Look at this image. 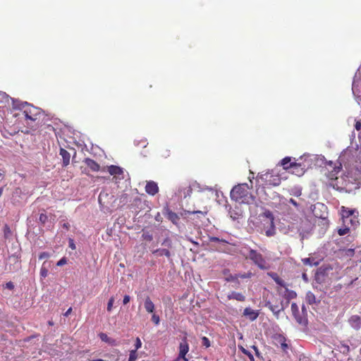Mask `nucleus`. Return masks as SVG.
<instances>
[{
    "mask_svg": "<svg viewBox=\"0 0 361 361\" xmlns=\"http://www.w3.org/2000/svg\"><path fill=\"white\" fill-rule=\"evenodd\" d=\"M13 108L20 110L22 112V115L24 116L27 124H29V121L32 122L37 121L42 113L39 108L26 102L18 100H13Z\"/></svg>",
    "mask_w": 361,
    "mask_h": 361,
    "instance_id": "1",
    "label": "nucleus"
},
{
    "mask_svg": "<svg viewBox=\"0 0 361 361\" xmlns=\"http://www.w3.org/2000/svg\"><path fill=\"white\" fill-rule=\"evenodd\" d=\"M231 198L235 202L250 204L253 202L255 197L250 192L247 183L238 184L233 188L231 191Z\"/></svg>",
    "mask_w": 361,
    "mask_h": 361,
    "instance_id": "2",
    "label": "nucleus"
},
{
    "mask_svg": "<svg viewBox=\"0 0 361 361\" xmlns=\"http://www.w3.org/2000/svg\"><path fill=\"white\" fill-rule=\"evenodd\" d=\"M340 214L341 216L342 224L353 226V228H355L359 225V212L356 209H351L345 206L340 208Z\"/></svg>",
    "mask_w": 361,
    "mask_h": 361,
    "instance_id": "3",
    "label": "nucleus"
},
{
    "mask_svg": "<svg viewBox=\"0 0 361 361\" xmlns=\"http://www.w3.org/2000/svg\"><path fill=\"white\" fill-rule=\"evenodd\" d=\"M263 188H271L279 186L281 183V178L279 173L274 170L269 171L259 177Z\"/></svg>",
    "mask_w": 361,
    "mask_h": 361,
    "instance_id": "4",
    "label": "nucleus"
},
{
    "mask_svg": "<svg viewBox=\"0 0 361 361\" xmlns=\"http://www.w3.org/2000/svg\"><path fill=\"white\" fill-rule=\"evenodd\" d=\"M245 258L250 259L260 269H267L268 268L266 259L260 252L255 250L249 249V255Z\"/></svg>",
    "mask_w": 361,
    "mask_h": 361,
    "instance_id": "5",
    "label": "nucleus"
},
{
    "mask_svg": "<svg viewBox=\"0 0 361 361\" xmlns=\"http://www.w3.org/2000/svg\"><path fill=\"white\" fill-rule=\"evenodd\" d=\"M341 169V164L337 166L336 164H334L333 161H329L325 164L324 173L329 180H336L337 179V176Z\"/></svg>",
    "mask_w": 361,
    "mask_h": 361,
    "instance_id": "6",
    "label": "nucleus"
},
{
    "mask_svg": "<svg viewBox=\"0 0 361 361\" xmlns=\"http://www.w3.org/2000/svg\"><path fill=\"white\" fill-rule=\"evenodd\" d=\"M291 312L292 314L295 319L296 322L302 326H306L307 324V318L304 313L302 314L299 311V307L298 305L295 302L291 304Z\"/></svg>",
    "mask_w": 361,
    "mask_h": 361,
    "instance_id": "7",
    "label": "nucleus"
},
{
    "mask_svg": "<svg viewBox=\"0 0 361 361\" xmlns=\"http://www.w3.org/2000/svg\"><path fill=\"white\" fill-rule=\"evenodd\" d=\"M189 344L187 341V338L184 337L183 338L181 342L179 343L178 346V356L177 357V360L182 359L184 361H189L188 358L186 357V354L189 351Z\"/></svg>",
    "mask_w": 361,
    "mask_h": 361,
    "instance_id": "8",
    "label": "nucleus"
},
{
    "mask_svg": "<svg viewBox=\"0 0 361 361\" xmlns=\"http://www.w3.org/2000/svg\"><path fill=\"white\" fill-rule=\"evenodd\" d=\"M290 166L291 173L299 177L302 176L306 171L305 166H303L301 163L293 162L290 163Z\"/></svg>",
    "mask_w": 361,
    "mask_h": 361,
    "instance_id": "9",
    "label": "nucleus"
},
{
    "mask_svg": "<svg viewBox=\"0 0 361 361\" xmlns=\"http://www.w3.org/2000/svg\"><path fill=\"white\" fill-rule=\"evenodd\" d=\"M192 188L190 183H185L181 185L178 190V193L180 197L186 198L190 197L192 194Z\"/></svg>",
    "mask_w": 361,
    "mask_h": 361,
    "instance_id": "10",
    "label": "nucleus"
},
{
    "mask_svg": "<svg viewBox=\"0 0 361 361\" xmlns=\"http://www.w3.org/2000/svg\"><path fill=\"white\" fill-rule=\"evenodd\" d=\"M145 192L152 196L157 194L159 192V187L157 183L153 180L147 181L145 185Z\"/></svg>",
    "mask_w": 361,
    "mask_h": 361,
    "instance_id": "11",
    "label": "nucleus"
},
{
    "mask_svg": "<svg viewBox=\"0 0 361 361\" xmlns=\"http://www.w3.org/2000/svg\"><path fill=\"white\" fill-rule=\"evenodd\" d=\"M348 322L355 330L357 331L361 328V317L359 315H352Z\"/></svg>",
    "mask_w": 361,
    "mask_h": 361,
    "instance_id": "12",
    "label": "nucleus"
},
{
    "mask_svg": "<svg viewBox=\"0 0 361 361\" xmlns=\"http://www.w3.org/2000/svg\"><path fill=\"white\" fill-rule=\"evenodd\" d=\"M83 162L93 172H97L100 169L99 164L90 158H85Z\"/></svg>",
    "mask_w": 361,
    "mask_h": 361,
    "instance_id": "13",
    "label": "nucleus"
},
{
    "mask_svg": "<svg viewBox=\"0 0 361 361\" xmlns=\"http://www.w3.org/2000/svg\"><path fill=\"white\" fill-rule=\"evenodd\" d=\"M268 217H271L269 226L265 230V234L268 237L273 236L276 234V228L274 223V218L272 214L269 212L267 215Z\"/></svg>",
    "mask_w": 361,
    "mask_h": 361,
    "instance_id": "14",
    "label": "nucleus"
},
{
    "mask_svg": "<svg viewBox=\"0 0 361 361\" xmlns=\"http://www.w3.org/2000/svg\"><path fill=\"white\" fill-rule=\"evenodd\" d=\"M317 209L320 210L321 212H322L323 210H324V212H326V210L327 209V207L322 203H317L313 206V209H312V212L316 217L321 218V219H325L326 217L324 214H318L317 213Z\"/></svg>",
    "mask_w": 361,
    "mask_h": 361,
    "instance_id": "15",
    "label": "nucleus"
},
{
    "mask_svg": "<svg viewBox=\"0 0 361 361\" xmlns=\"http://www.w3.org/2000/svg\"><path fill=\"white\" fill-rule=\"evenodd\" d=\"M243 315L250 321H255L258 317L259 313L250 307H246L243 311Z\"/></svg>",
    "mask_w": 361,
    "mask_h": 361,
    "instance_id": "16",
    "label": "nucleus"
},
{
    "mask_svg": "<svg viewBox=\"0 0 361 361\" xmlns=\"http://www.w3.org/2000/svg\"><path fill=\"white\" fill-rule=\"evenodd\" d=\"M59 154L62 157L63 163L62 165L63 167H66L70 164L71 154L70 153L65 149L61 148Z\"/></svg>",
    "mask_w": 361,
    "mask_h": 361,
    "instance_id": "17",
    "label": "nucleus"
},
{
    "mask_svg": "<svg viewBox=\"0 0 361 361\" xmlns=\"http://www.w3.org/2000/svg\"><path fill=\"white\" fill-rule=\"evenodd\" d=\"M144 307H145V310L148 313H150V314L154 313L155 306H154V304L153 303V302L152 301L151 298H149V296H147L145 298V302H144Z\"/></svg>",
    "mask_w": 361,
    "mask_h": 361,
    "instance_id": "18",
    "label": "nucleus"
},
{
    "mask_svg": "<svg viewBox=\"0 0 361 361\" xmlns=\"http://www.w3.org/2000/svg\"><path fill=\"white\" fill-rule=\"evenodd\" d=\"M228 299L243 302L245 300V297L241 293L233 291L229 295H228Z\"/></svg>",
    "mask_w": 361,
    "mask_h": 361,
    "instance_id": "19",
    "label": "nucleus"
},
{
    "mask_svg": "<svg viewBox=\"0 0 361 361\" xmlns=\"http://www.w3.org/2000/svg\"><path fill=\"white\" fill-rule=\"evenodd\" d=\"M166 218L175 225H177L180 220L179 216L171 210H167Z\"/></svg>",
    "mask_w": 361,
    "mask_h": 361,
    "instance_id": "20",
    "label": "nucleus"
},
{
    "mask_svg": "<svg viewBox=\"0 0 361 361\" xmlns=\"http://www.w3.org/2000/svg\"><path fill=\"white\" fill-rule=\"evenodd\" d=\"M152 253L158 257L166 256L167 258L171 257V252L169 249L159 248L154 250Z\"/></svg>",
    "mask_w": 361,
    "mask_h": 361,
    "instance_id": "21",
    "label": "nucleus"
},
{
    "mask_svg": "<svg viewBox=\"0 0 361 361\" xmlns=\"http://www.w3.org/2000/svg\"><path fill=\"white\" fill-rule=\"evenodd\" d=\"M353 228V226H350L349 224H343V226L338 229V234L341 236L345 235L350 233V229Z\"/></svg>",
    "mask_w": 361,
    "mask_h": 361,
    "instance_id": "22",
    "label": "nucleus"
},
{
    "mask_svg": "<svg viewBox=\"0 0 361 361\" xmlns=\"http://www.w3.org/2000/svg\"><path fill=\"white\" fill-rule=\"evenodd\" d=\"M108 171L111 175H121L123 173V169L114 165L109 166L108 167Z\"/></svg>",
    "mask_w": 361,
    "mask_h": 361,
    "instance_id": "23",
    "label": "nucleus"
},
{
    "mask_svg": "<svg viewBox=\"0 0 361 361\" xmlns=\"http://www.w3.org/2000/svg\"><path fill=\"white\" fill-rule=\"evenodd\" d=\"M99 336L102 341H104L105 343H108L112 345H116V341L113 338H109L106 334L100 333L99 334Z\"/></svg>",
    "mask_w": 361,
    "mask_h": 361,
    "instance_id": "24",
    "label": "nucleus"
},
{
    "mask_svg": "<svg viewBox=\"0 0 361 361\" xmlns=\"http://www.w3.org/2000/svg\"><path fill=\"white\" fill-rule=\"evenodd\" d=\"M266 306L276 315H278L279 313L283 310V308H280L279 305H272L270 302H267Z\"/></svg>",
    "mask_w": 361,
    "mask_h": 361,
    "instance_id": "25",
    "label": "nucleus"
},
{
    "mask_svg": "<svg viewBox=\"0 0 361 361\" xmlns=\"http://www.w3.org/2000/svg\"><path fill=\"white\" fill-rule=\"evenodd\" d=\"M306 302L310 305H313L317 302L316 297L314 294L311 292L308 291L306 294Z\"/></svg>",
    "mask_w": 361,
    "mask_h": 361,
    "instance_id": "26",
    "label": "nucleus"
},
{
    "mask_svg": "<svg viewBox=\"0 0 361 361\" xmlns=\"http://www.w3.org/2000/svg\"><path fill=\"white\" fill-rule=\"evenodd\" d=\"M290 163H292V162H291V157H286L285 158H283L281 161V165L283 166V168L285 170L290 169Z\"/></svg>",
    "mask_w": 361,
    "mask_h": 361,
    "instance_id": "27",
    "label": "nucleus"
},
{
    "mask_svg": "<svg viewBox=\"0 0 361 361\" xmlns=\"http://www.w3.org/2000/svg\"><path fill=\"white\" fill-rule=\"evenodd\" d=\"M4 236L6 239L10 238L12 236V231L8 224H5L3 228Z\"/></svg>",
    "mask_w": 361,
    "mask_h": 361,
    "instance_id": "28",
    "label": "nucleus"
},
{
    "mask_svg": "<svg viewBox=\"0 0 361 361\" xmlns=\"http://www.w3.org/2000/svg\"><path fill=\"white\" fill-rule=\"evenodd\" d=\"M229 214H230V217L233 220H237L242 216L241 212H240L237 210H235V209H231L229 211Z\"/></svg>",
    "mask_w": 361,
    "mask_h": 361,
    "instance_id": "29",
    "label": "nucleus"
},
{
    "mask_svg": "<svg viewBox=\"0 0 361 361\" xmlns=\"http://www.w3.org/2000/svg\"><path fill=\"white\" fill-rule=\"evenodd\" d=\"M272 279L274 280V281L279 286L282 287L286 286V283L284 281L281 279L276 274H271Z\"/></svg>",
    "mask_w": 361,
    "mask_h": 361,
    "instance_id": "30",
    "label": "nucleus"
},
{
    "mask_svg": "<svg viewBox=\"0 0 361 361\" xmlns=\"http://www.w3.org/2000/svg\"><path fill=\"white\" fill-rule=\"evenodd\" d=\"M238 348L241 350V352L243 354H245L246 356L248 357L250 361H255V358L250 352H249L247 350H246L242 345H238Z\"/></svg>",
    "mask_w": 361,
    "mask_h": 361,
    "instance_id": "31",
    "label": "nucleus"
},
{
    "mask_svg": "<svg viewBox=\"0 0 361 361\" xmlns=\"http://www.w3.org/2000/svg\"><path fill=\"white\" fill-rule=\"evenodd\" d=\"M252 274L251 272L245 273L243 274H235V276H232V280H238L240 279H247L250 278Z\"/></svg>",
    "mask_w": 361,
    "mask_h": 361,
    "instance_id": "32",
    "label": "nucleus"
},
{
    "mask_svg": "<svg viewBox=\"0 0 361 361\" xmlns=\"http://www.w3.org/2000/svg\"><path fill=\"white\" fill-rule=\"evenodd\" d=\"M39 274H40V277L43 278V279L46 278L48 275V269L47 267H45V262L43 263V264L40 269Z\"/></svg>",
    "mask_w": 361,
    "mask_h": 361,
    "instance_id": "33",
    "label": "nucleus"
},
{
    "mask_svg": "<svg viewBox=\"0 0 361 361\" xmlns=\"http://www.w3.org/2000/svg\"><path fill=\"white\" fill-rule=\"evenodd\" d=\"M114 302L115 298L114 296H111L107 302L106 310L108 312H111L112 311Z\"/></svg>",
    "mask_w": 361,
    "mask_h": 361,
    "instance_id": "34",
    "label": "nucleus"
},
{
    "mask_svg": "<svg viewBox=\"0 0 361 361\" xmlns=\"http://www.w3.org/2000/svg\"><path fill=\"white\" fill-rule=\"evenodd\" d=\"M161 245L165 246L167 249L172 247V241L169 238H166L161 243Z\"/></svg>",
    "mask_w": 361,
    "mask_h": 361,
    "instance_id": "35",
    "label": "nucleus"
},
{
    "mask_svg": "<svg viewBox=\"0 0 361 361\" xmlns=\"http://www.w3.org/2000/svg\"><path fill=\"white\" fill-rule=\"evenodd\" d=\"M137 359V351L136 350H132L130 351L128 361H135Z\"/></svg>",
    "mask_w": 361,
    "mask_h": 361,
    "instance_id": "36",
    "label": "nucleus"
},
{
    "mask_svg": "<svg viewBox=\"0 0 361 361\" xmlns=\"http://www.w3.org/2000/svg\"><path fill=\"white\" fill-rule=\"evenodd\" d=\"M209 241L210 242H220L223 243H228V242L226 240L220 239L217 237H209Z\"/></svg>",
    "mask_w": 361,
    "mask_h": 361,
    "instance_id": "37",
    "label": "nucleus"
},
{
    "mask_svg": "<svg viewBox=\"0 0 361 361\" xmlns=\"http://www.w3.org/2000/svg\"><path fill=\"white\" fill-rule=\"evenodd\" d=\"M152 321L156 324L158 325L160 322L159 317L156 314H152Z\"/></svg>",
    "mask_w": 361,
    "mask_h": 361,
    "instance_id": "38",
    "label": "nucleus"
},
{
    "mask_svg": "<svg viewBox=\"0 0 361 361\" xmlns=\"http://www.w3.org/2000/svg\"><path fill=\"white\" fill-rule=\"evenodd\" d=\"M202 345L204 346H205L206 348H208L210 346V341L209 340L208 338H207L206 336H203L202 338Z\"/></svg>",
    "mask_w": 361,
    "mask_h": 361,
    "instance_id": "39",
    "label": "nucleus"
},
{
    "mask_svg": "<svg viewBox=\"0 0 361 361\" xmlns=\"http://www.w3.org/2000/svg\"><path fill=\"white\" fill-rule=\"evenodd\" d=\"M67 263V259L65 257H62L59 261L57 262L56 266L61 267Z\"/></svg>",
    "mask_w": 361,
    "mask_h": 361,
    "instance_id": "40",
    "label": "nucleus"
},
{
    "mask_svg": "<svg viewBox=\"0 0 361 361\" xmlns=\"http://www.w3.org/2000/svg\"><path fill=\"white\" fill-rule=\"evenodd\" d=\"M48 219L47 216L45 214H41L39 217V220L42 224H44Z\"/></svg>",
    "mask_w": 361,
    "mask_h": 361,
    "instance_id": "41",
    "label": "nucleus"
},
{
    "mask_svg": "<svg viewBox=\"0 0 361 361\" xmlns=\"http://www.w3.org/2000/svg\"><path fill=\"white\" fill-rule=\"evenodd\" d=\"M141 345H142V342L140 341V339L137 337L135 340V349L136 351L141 348Z\"/></svg>",
    "mask_w": 361,
    "mask_h": 361,
    "instance_id": "42",
    "label": "nucleus"
},
{
    "mask_svg": "<svg viewBox=\"0 0 361 361\" xmlns=\"http://www.w3.org/2000/svg\"><path fill=\"white\" fill-rule=\"evenodd\" d=\"M189 214H201L202 216H205L207 214V211H204V212H202V211H193V212H188Z\"/></svg>",
    "mask_w": 361,
    "mask_h": 361,
    "instance_id": "43",
    "label": "nucleus"
},
{
    "mask_svg": "<svg viewBox=\"0 0 361 361\" xmlns=\"http://www.w3.org/2000/svg\"><path fill=\"white\" fill-rule=\"evenodd\" d=\"M251 348L255 350L257 357H262L261 353L256 345H252Z\"/></svg>",
    "mask_w": 361,
    "mask_h": 361,
    "instance_id": "44",
    "label": "nucleus"
},
{
    "mask_svg": "<svg viewBox=\"0 0 361 361\" xmlns=\"http://www.w3.org/2000/svg\"><path fill=\"white\" fill-rule=\"evenodd\" d=\"M49 257V254L47 252H41L39 255V259H43L44 258H48Z\"/></svg>",
    "mask_w": 361,
    "mask_h": 361,
    "instance_id": "45",
    "label": "nucleus"
},
{
    "mask_svg": "<svg viewBox=\"0 0 361 361\" xmlns=\"http://www.w3.org/2000/svg\"><path fill=\"white\" fill-rule=\"evenodd\" d=\"M282 339H283V342L281 343V346L282 350L285 351L287 350L288 346V344L286 343L285 338L283 337Z\"/></svg>",
    "mask_w": 361,
    "mask_h": 361,
    "instance_id": "46",
    "label": "nucleus"
},
{
    "mask_svg": "<svg viewBox=\"0 0 361 361\" xmlns=\"http://www.w3.org/2000/svg\"><path fill=\"white\" fill-rule=\"evenodd\" d=\"M130 297L128 295H126L123 297V304L126 305L130 302Z\"/></svg>",
    "mask_w": 361,
    "mask_h": 361,
    "instance_id": "47",
    "label": "nucleus"
},
{
    "mask_svg": "<svg viewBox=\"0 0 361 361\" xmlns=\"http://www.w3.org/2000/svg\"><path fill=\"white\" fill-rule=\"evenodd\" d=\"M355 128L357 130H361V119L355 122Z\"/></svg>",
    "mask_w": 361,
    "mask_h": 361,
    "instance_id": "48",
    "label": "nucleus"
},
{
    "mask_svg": "<svg viewBox=\"0 0 361 361\" xmlns=\"http://www.w3.org/2000/svg\"><path fill=\"white\" fill-rule=\"evenodd\" d=\"M296 295H296V293L295 291H293V290L288 291V297L289 298H294L296 297Z\"/></svg>",
    "mask_w": 361,
    "mask_h": 361,
    "instance_id": "49",
    "label": "nucleus"
},
{
    "mask_svg": "<svg viewBox=\"0 0 361 361\" xmlns=\"http://www.w3.org/2000/svg\"><path fill=\"white\" fill-rule=\"evenodd\" d=\"M6 287L10 290H13L14 288L13 283L11 281L6 283Z\"/></svg>",
    "mask_w": 361,
    "mask_h": 361,
    "instance_id": "50",
    "label": "nucleus"
},
{
    "mask_svg": "<svg viewBox=\"0 0 361 361\" xmlns=\"http://www.w3.org/2000/svg\"><path fill=\"white\" fill-rule=\"evenodd\" d=\"M69 247L72 250H75L76 247L73 239H69Z\"/></svg>",
    "mask_w": 361,
    "mask_h": 361,
    "instance_id": "51",
    "label": "nucleus"
},
{
    "mask_svg": "<svg viewBox=\"0 0 361 361\" xmlns=\"http://www.w3.org/2000/svg\"><path fill=\"white\" fill-rule=\"evenodd\" d=\"M356 176L357 177V180L360 181V183H361V168L360 169H358L357 170V173H356Z\"/></svg>",
    "mask_w": 361,
    "mask_h": 361,
    "instance_id": "52",
    "label": "nucleus"
},
{
    "mask_svg": "<svg viewBox=\"0 0 361 361\" xmlns=\"http://www.w3.org/2000/svg\"><path fill=\"white\" fill-rule=\"evenodd\" d=\"M354 254H355V251H354V250H353V249H348V250H347V253H346V255H347L348 256L353 257V256L354 255Z\"/></svg>",
    "mask_w": 361,
    "mask_h": 361,
    "instance_id": "53",
    "label": "nucleus"
},
{
    "mask_svg": "<svg viewBox=\"0 0 361 361\" xmlns=\"http://www.w3.org/2000/svg\"><path fill=\"white\" fill-rule=\"evenodd\" d=\"M289 202H290V204H292L293 206H295V207H298V202H297L294 199H293V198H290V199L289 200Z\"/></svg>",
    "mask_w": 361,
    "mask_h": 361,
    "instance_id": "54",
    "label": "nucleus"
},
{
    "mask_svg": "<svg viewBox=\"0 0 361 361\" xmlns=\"http://www.w3.org/2000/svg\"><path fill=\"white\" fill-rule=\"evenodd\" d=\"M105 195V196H107V193H105V192H100L99 195V202L100 204H102V197Z\"/></svg>",
    "mask_w": 361,
    "mask_h": 361,
    "instance_id": "55",
    "label": "nucleus"
},
{
    "mask_svg": "<svg viewBox=\"0 0 361 361\" xmlns=\"http://www.w3.org/2000/svg\"><path fill=\"white\" fill-rule=\"evenodd\" d=\"M72 312V307H69L67 311L64 313L65 317H68Z\"/></svg>",
    "mask_w": 361,
    "mask_h": 361,
    "instance_id": "56",
    "label": "nucleus"
},
{
    "mask_svg": "<svg viewBox=\"0 0 361 361\" xmlns=\"http://www.w3.org/2000/svg\"><path fill=\"white\" fill-rule=\"evenodd\" d=\"M62 226L66 230H68L70 228V224L68 222L63 223Z\"/></svg>",
    "mask_w": 361,
    "mask_h": 361,
    "instance_id": "57",
    "label": "nucleus"
},
{
    "mask_svg": "<svg viewBox=\"0 0 361 361\" xmlns=\"http://www.w3.org/2000/svg\"><path fill=\"white\" fill-rule=\"evenodd\" d=\"M357 80H356V78L354 79L353 80V90L355 89L356 87L358 86V85L357 84Z\"/></svg>",
    "mask_w": 361,
    "mask_h": 361,
    "instance_id": "58",
    "label": "nucleus"
},
{
    "mask_svg": "<svg viewBox=\"0 0 361 361\" xmlns=\"http://www.w3.org/2000/svg\"><path fill=\"white\" fill-rule=\"evenodd\" d=\"M302 314L304 313V315H305L307 317V311H306V309L305 307V306L303 305L302 307Z\"/></svg>",
    "mask_w": 361,
    "mask_h": 361,
    "instance_id": "59",
    "label": "nucleus"
},
{
    "mask_svg": "<svg viewBox=\"0 0 361 361\" xmlns=\"http://www.w3.org/2000/svg\"><path fill=\"white\" fill-rule=\"evenodd\" d=\"M303 262H304V264H309V263H310V259L305 258V259H303Z\"/></svg>",
    "mask_w": 361,
    "mask_h": 361,
    "instance_id": "60",
    "label": "nucleus"
},
{
    "mask_svg": "<svg viewBox=\"0 0 361 361\" xmlns=\"http://www.w3.org/2000/svg\"><path fill=\"white\" fill-rule=\"evenodd\" d=\"M232 276H233V275H231L228 278H227V279H226V280H227L228 281H233V280H232Z\"/></svg>",
    "mask_w": 361,
    "mask_h": 361,
    "instance_id": "61",
    "label": "nucleus"
},
{
    "mask_svg": "<svg viewBox=\"0 0 361 361\" xmlns=\"http://www.w3.org/2000/svg\"><path fill=\"white\" fill-rule=\"evenodd\" d=\"M3 190H4V188H0V197L2 195Z\"/></svg>",
    "mask_w": 361,
    "mask_h": 361,
    "instance_id": "62",
    "label": "nucleus"
},
{
    "mask_svg": "<svg viewBox=\"0 0 361 361\" xmlns=\"http://www.w3.org/2000/svg\"><path fill=\"white\" fill-rule=\"evenodd\" d=\"M93 361H104V360L102 359H97V360H94Z\"/></svg>",
    "mask_w": 361,
    "mask_h": 361,
    "instance_id": "63",
    "label": "nucleus"
},
{
    "mask_svg": "<svg viewBox=\"0 0 361 361\" xmlns=\"http://www.w3.org/2000/svg\"><path fill=\"white\" fill-rule=\"evenodd\" d=\"M49 325H53V322H49Z\"/></svg>",
    "mask_w": 361,
    "mask_h": 361,
    "instance_id": "64",
    "label": "nucleus"
}]
</instances>
